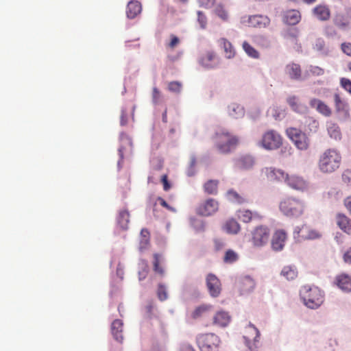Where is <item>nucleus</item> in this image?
<instances>
[{"instance_id":"obj_26","label":"nucleus","mask_w":351,"mask_h":351,"mask_svg":"<svg viewBox=\"0 0 351 351\" xmlns=\"http://www.w3.org/2000/svg\"><path fill=\"white\" fill-rule=\"evenodd\" d=\"M314 16L320 21H327L330 19V11L326 5H319L313 10Z\"/></svg>"},{"instance_id":"obj_63","label":"nucleus","mask_w":351,"mask_h":351,"mask_svg":"<svg viewBox=\"0 0 351 351\" xmlns=\"http://www.w3.org/2000/svg\"><path fill=\"white\" fill-rule=\"evenodd\" d=\"M343 258L344 262L351 264V247L344 253Z\"/></svg>"},{"instance_id":"obj_3","label":"nucleus","mask_w":351,"mask_h":351,"mask_svg":"<svg viewBox=\"0 0 351 351\" xmlns=\"http://www.w3.org/2000/svg\"><path fill=\"white\" fill-rule=\"evenodd\" d=\"M304 304L312 309L318 308L324 302L323 292L317 287L304 286L301 291Z\"/></svg>"},{"instance_id":"obj_45","label":"nucleus","mask_w":351,"mask_h":351,"mask_svg":"<svg viewBox=\"0 0 351 351\" xmlns=\"http://www.w3.org/2000/svg\"><path fill=\"white\" fill-rule=\"evenodd\" d=\"M239 256L237 252L232 250H228L226 252L223 261L226 263H232L238 260Z\"/></svg>"},{"instance_id":"obj_30","label":"nucleus","mask_w":351,"mask_h":351,"mask_svg":"<svg viewBox=\"0 0 351 351\" xmlns=\"http://www.w3.org/2000/svg\"><path fill=\"white\" fill-rule=\"evenodd\" d=\"M219 43L223 49L226 58L230 59L234 57L236 52L230 41L226 38H222L219 40Z\"/></svg>"},{"instance_id":"obj_1","label":"nucleus","mask_w":351,"mask_h":351,"mask_svg":"<svg viewBox=\"0 0 351 351\" xmlns=\"http://www.w3.org/2000/svg\"><path fill=\"white\" fill-rule=\"evenodd\" d=\"M304 202L294 197H286L279 203L280 211L286 217L297 218L302 215L305 210Z\"/></svg>"},{"instance_id":"obj_34","label":"nucleus","mask_w":351,"mask_h":351,"mask_svg":"<svg viewBox=\"0 0 351 351\" xmlns=\"http://www.w3.org/2000/svg\"><path fill=\"white\" fill-rule=\"evenodd\" d=\"M298 270L295 266L287 265L285 266L281 272L280 275L288 280H293L298 276Z\"/></svg>"},{"instance_id":"obj_49","label":"nucleus","mask_w":351,"mask_h":351,"mask_svg":"<svg viewBox=\"0 0 351 351\" xmlns=\"http://www.w3.org/2000/svg\"><path fill=\"white\" fill-rule=\"evenodd\" d=\"M308 75H312L314 76H320L324 75V69L318 66L311 65L308 70L306 71Z\"/></svg>"},{"instance_id":"obj_48","label":"nucleus","mask_w":351,"mask_h":351,"mask_svg":"<svg viewBox=\"0 0 351 351\" xmlns=\"http://www.w3.org/2000/svg\"><path fill=\"white\" fill-rule=\"evenodd\" d=\"M215 13L217 16H219L221 19H222L224 21H226L228 19V14L227 11L221 5H218L216 7V8L215 9Z\"/></svg>"},{"instance_id":"obj_41","label":"nucleus","mask_w":351,"mask_h":351,"mask_svg":"<svg viewBox=\"0 0 351 351\" xmlns=\"http://www.w3.org/2000/svg\"><path fill=\"white\" fill-rule=\"evenodd\" d=\"M242 47L248 56L254 59L259 58L260 54L258 51L254 49L249 43L244 41L243 43Z\"/></svg>"},{"instance_id":"obj_16","label":"nucleus","mask_w":351,"mask_h":351,"mask_svg":"<svg viewBox=\"0 0 351 351\" xmlns=\"http://www.w3.org/2000/svg\"><path fill=\"white\" fill-rule=\"evenodd\" d=\"M199 64L207 69H213L219 64L218 59L213 51L206 52L199 59Z\"/></svg>"},{"instance_id":"obj_46","label":"nucleus","mask_w":351,"mask_h":351,"mask_svg":"<svg viewBox=\"0 0 351 351\" xmlns=\"http://www.w3.org/2000/svg\"><path fill=\"white\" fill-rule=\"evenodd\" d=\"M306 127L309 132H316L319 129V122L313 117H308L306 121Z\"/></svg>"},{"instance_id":"obj_5","label":"nucleus","mask_w":351,"mask_h":351,"mask_svg":"<svg viewBox=\"0 0 351 351\" xmlns=\"http://www.w3.org/2000/svg\"><path fill=\"white\" fill-rule=\"evenodd\" d=\"M286 134L297 149L306 151L309 148L310 140L306 134L296 128H289L286 130Z\"/></svg>"},{"instance_id":"obj_12","label":"nucleus","mask_w":351,"mask_h":351,"mask_svg":"<svg viewBox=\"0 0 351 351\" xmlns=\"http://www.w3.org/2000/svg\"><path fill=\"white\" fill-rule=\"evenodd\" d=\"M285 183L290 188L296 191H304L308 188V182L302 176L295 174H288L285 180Z\"/></svg>"},{"instance_id":"obj_60","label":"nucleus","mask_w":351,"mask_h":351,"mask_svg":"<svg viewBox=\"0 0 351 351\" xmlns=\"http://www.w3.org/2000/svg\"><path fill=\"white\" fill-rule=\"evenodd\" d=\"M335 23L339 27H345L348 25V23L345 21L343 16L341 15H337L335 17Z\"/></svg>"},{"instance_id":"obj_8","label":"nucleus","mask_w":351,"mask_h":351,"mask_svg":"<svg viewBox=\"0 0 351 351\" xmlns=\"http://www.w3.org/2000/svg\"><path fill=\"white\" fill-rule=\"evenodd\" d=\"M270 237V230L266 226L261 225L255 227L251 232L250 241L254 247H260L265 245Z\"/></svg>"},{"instance_id":"obj_2","label":"nucleus","mask_w":351,"mask_h":351,"mask_svg":"<svg viewBox=\"0 0 351 351\" xmlns=\"http://www.w3.org/2000/svg\"><path fill=\"white\" fill-rule=\"evenodd\" d=\"M341 162L340 153L335 149H328L320 156L318 166L322 172L330 173L339 169Z\"/></svg>"},{"instance_id":"obj_24","label":"nucleus","mask_w":351,"mask_h":351,"mask_svg":"<svg viewBox=\"0 0 351 351\" xmlns=\"http://www.w3.org/2000/svg\"><path fill=\"white\" fill-rule=\"evenodd\" d=\"M301 19V15L299 11L291 10L286 12L283 16V21L290 25L298 24Z\"/></svg>"},{"instance_id":"obj_43","label":"nucleus","mask_w":351,"mask_h":351,"mask_svg":"<svg viewBox=\"0 0 351 351\" xmlns=\"http://www.w3.org/2000/svg\"><path fill=\"white\" fill-rule=\"evenodd\" d=\"M138 265L141 267V269L138 271V279L143 280L148 274L149 265L147 261L143 259L140 261Z\"/></svg>"},{"instance_id":"obj_47","label":"nucleus","mask_w":351,"mask_h":351,"mask_svg":"<svg viewBox=\"0 0 351 351\" xmlns=\"http://www.w3.org/2000/svg\"><path fill=\"white\" fill-rule=\"evenodd\" d=\"M313 49L322 53H328V51L326 48L325 42L322 38H317L315 40V44L313 45Z\"/></svg>"},{"instance_id":"obj_37","label":"nucleus","mask_w":351,"mask_h":351,"mask_svg":"<svg viewBox=\"0 0 351 351\" xmlns=\"http://www.w3.org/2000/svg\"><path fill=\"white\" fill-rule=\"evenodd\" d=\"M327 130L330 136L335 140L341 139V133L339 127L332 123L328 122L327 123Z\"/></svg>"},{"instance_id":"obj_44","label":"nucleus","mask_w":351,"mask_h":351,"mask_svg":"<svg viewBox=\"0 0 351 351\" xmlns=\"http://www.w3.org/2000/svg\"><path fill=\"white\" fill-rule=\"evenodd\" d=\"M161 261V255L159 254H154V262H153V269L154 271L162 276L165 274V271L163 268L160 265Z\"/></svg>"},{"instance_id":"obj_64","label":"nucleus","mask_w":351,"mask_h":351,"mask_svg":"<svg viewBox=\"0 0 351 351\" xmlns=\"http://www.w3.org/2000/svg\"><path fill=\"white\" fill-rule=\"evenodd\" d=\"M343 204H344L345 207L349 211L350 215H351V195L347 197L344 199Z\"/></svg>"},{"instance_id":"obj_18","label":"nucleus","mask_w":351,"mask_h":351,"mask_svg":"<svg viewBox=\"0 0 351 351\" xmlns=\"http://www.w3.org/2000/svg\"><path fill=\"white\" fill-rule=\"evenodd\" d=\"M309 105L312 108H315L319 113L325 117H330L332 114L330 108L320 99L313 98L310 99Z\"/></svg>"},{"instance_id":"obj_56","label":"nucleus","mask_w":351,"mask_h":351,"mask_svg":"<svg viewBox=\"0 0 351 351\" xmlns=\"http://www.w3.org/2000/svg\"><path fill=\"white\" fill-rule=\"evenodd\" d=\"M340 84L343 88L351 93V80L350 79L342 77L340 80Z\"/></svg>"},{"instance_id":"obj_14","label":"nucleus","mask_w":351,"mask_h":351,"mask_svg":"<svg viewBox=\"0 0 351 351\" xmlns=\"http://www.w3.org/2000/svg\"><path fill=\"white\" fill-rule=\"evenodd\" d=\"M206 285L212 297L219 296L221 293V282L216 276L208 274L206 278Z\"/></svg>"},{"instance_id":"obj_15","label":"nucleus","mask_w":351,"mask_h":351,"mask_svg":"<svg viewBox=\"0 0 351 351\" xmlns=\"http://www.w3.org/2000/svg\"><path fill=\"white\" fill-rule=\"evenodd\" d=\"M336 224L344 233L351 235V219L343 213H337L335 217Z\"/></svg>"},{"instance_id":"obj_36","label":"nucleus","mask_w":351,"mask_h":351,"mask_svg":"<svg viewBox=\"0 0 351 351\" xmlns=\"http://www.w3.org/2000/svg\"><path fill=\"white\" fill-rule=\"evenodd\" d=\"M150 233L146 228H143L141 232V241L139 249L141 251L146 250L149 245Z\"/></svg>"},{"instance_id":"obj_59","label":"nucleus","mask_w":351,"mask_h":351,"mask_svg":"<svg viewBox=\"0 0 351 351\" xmlns=\"http://www.w3.org/2000/svg\"><path fill=\"white\" fill-rule=\"evenodd\" d=\"M171 41L168 43L167 47L173 49L180 43V39L175 35L170 36Z\"/></svg>"},{"instance_id":"obj_9","label":"nucleus","mask_w":351,"mask_h":351,"mask_svg":"<svg viewBox=\"0 0 351 351\" xmlns=\"http://www.w3.org/2000/svg\"><path fill=\"white\" fill-rule=\"evenodd\" d=\"M243 339L249 349L256 351L259 345L260 332L253 324H250L245 328Z\"/></svg>"},{"instance_id":"obj_19","label":"nucleus","mask_w":351,"mask_h":351,"mask_svg":"<svg viewBox=\"0 0 351 351\" xmlns=\"http://www.w3.org/2000/svg\"><path fill=\"white\" fill-rule=\"evenodd\" d=\"M287 239V233L283 230H276L274 234L271 245L274 250L278 251L281 250Z\"/></svg>"},{"instance_id":"obj_61","label":"nucleus","mask_w":351,"mask_h":351,"mask_svg":"<svg viewBox=\"0 0 351 351\" xmlns=\"http://www.w3.org/2000/svg\"><path fill=\"white\" fill-rule=\"evenodd\" d=\"M161 182L163 184V189L165 191H168L171 188V185L168 181V178H167V175L166 174H164L162 178H161Z\"/></svg>"},{"instance_id":"obj_40","label":"nucleus","mask_w":351,"mask_h":351,"mask_svg":"<svg viewBox=\"0 0 351 351\" xmlns=\"http://www.w3.org/2000/svg\"><path fill=\"white\" fill-rule=\"evenodd\" d=\"M219 182L216 180H210L204 185V191L208 194H216L217 193Z\"/></svg>"},{"instance_id":"obj_38","label":"nucleus","mask_w":351,"mask_h":351,"mask_svg":"<svg viewBox=\"0 0 351 351\" xmlns=\"http://www.w3.org/2000/svg\"><path fill=\"white\" fill-rule=\"evenodd\" d=\"M212 308V306L209 304L200 305L195 308L191 314V317L193 319H197L206 315L207 313L210 311Z\"/></svg>"},{"instance_id":"obj_28","label":"nucleus","mask_w":351,"mask_h":351,"mask_svg":"<svg viewBox=\"0 0 351 351\" xmlns=\"http://www.w3.org/2000/svg\"><path fill=\"white\" fill-rule=\"evenodd\" d=\"M230 320V317L227 312L219 311L213 317V324L221 327H225L229 324Z\"/></svg>"},{"instance_id":"obj_53","label":"nucleus","mask_w":351,"mask_h":351,"mask_svg":"<svg viewBox=\"0 0 351 351\" xmlns=\"http://www.w3.org/2000/svg\"><path fill=\"white\" fill-rule=\"evenodd\" d=\"M162 95L158 88L154 87L152 90V101L154 104H158L161 101Z\"/></svg>"},{"instance_id":"obj_13","label":"nucleus","mask_w":351,"mask_h":351,"mask_svg":"<svg viewBox=\"0 0 351 351\" xmlns=\"http://www.w3.org/2000/svg\"><path fill=\"white\" fill-rule=\"evenodd\" d=\"M261 173L262 176L265 177L268 180L284 181L285 182L288 175V173L283 170L275 167H265L262 169Z\"/></svg>"},{"instance_id":"obj_29","label":"nucleus","mask_w":351,"mask_h":351,"mask_svg":"<svg viewBox=\"0 0 351 351\" xmlns=\"http://www.w3.org/2000/svg\"><path fill=\"white\" fill-rule=\"evenodd\" d=\"M226 197L231 202L243 204L247 202V199L243 195L239 194L234 189H229L226 192Z\"/></svg>"},{"instance_id":"obj_4","label":"nucleus","mask_w":351,"mask_h":351,"mask_svg":"<svg viewBox=\"0 0 351 351\" xmlns=\"http://www.w3.org/2000/svg\"><path fill=\"white\" fill-rule=\"evenodd\" d=\"M239 139L228 132H217L215 136V146L221 154H228L235 149Z\"/></svg>"},{"instance_id":"obj_35","label":"nucleus","mask_w":351,"mask_h":351,"mask_svg":"<svg viewBox=\"0 0 351 351\" xmlns=\"http://www.w3.org/2000/svg\"><path fill=\"white\" fill-rule=\"evenodd\" d=\"M254 161L252 156L246 155L239 158L237 166L239 169H248L254 165Z\"/></svg>"},{"instance_id":"obj_11","label":"nucleus","mask_w":351,"mask_h":351,"mask_svg":"<svg viewBox=\"0 0 351 351\" xmlns=\"http://www.w3.org/2000/svg\"><path fill=\"white\" fill-rule=\"evenodd\" d=\"M218 209V202L213 198H209L199 205L197 213L202 216H210L216 213Z\"/></svg>"},{"instance_id":"obj_7","label":"nucleus","mask_w":351,"mask_h":351,"mask_svg":"<svg viewBox=\"0 0 351 351\" xmlns=\"http://www.w3.org/2000/svg\"><path fill=\"white\" fill-rule=\"evenodd\" d=\"M197 343L201 351H217L221 340L214 333H206L197 336Z\"/></svg>"},{"instance_id":"obj_6","label":"nucleus","mask_w":351,"mask_h":351,"mask_svg":"<svg viewBox=\"0 0 351 351\" xmlns=\"http://www.w3.org/2000/svg\"><path fill=\"white\" fill-rule=\"evenodd\" d=\"M283 142L281 134L275 130H268L263 133L260 145L267 150H275L280 148Z\"/></svg>"},{"instance_id":"obj_25","label":"nucleus","mask_w":351,"mask_h":351,"mask_svg":"<svg viewBox=\"0 0 351 351\" xmlns=\"http://www.w3.org/2000/svg\"><path fill=\"white\" fill-rule=\"evenodd\" d=\"M142 7L138 1H130L127 5L126 14L129 19H134L141 12Z\"/></svg>"},{"instance_id":"obj_22","label":"nucleus","mask_w":351,"mask_h":351,"mask_svg":"<svg viewBox=\"0 0 351 351\" xmlns=\"http://www.w3.org/2000/svg\"><path fill=\"white\" fill-rule=\"evenodd\" d=\"M255 282L250 276H244L239 281V288L242 294L251 292L255 287Z\"/></svg>"},{"instance_id":"obj_62","label":"nucleus","mask_w":351,"mask_h":351,"mask_svg":"<svg viewBox=\"0 0 351 351\" xmlns=\"http://www.w3.org/2000/svg\"><path fill=\"white\" fill-rule=\"evenodd\" d=\"M158 201L160 202V204L162 206L166 208L167 209H168L169 210H170L171 212H176V208H174L171 207V206H169L164 199H162L161 197H159L158 198Z\"/></svg>"},{"instance_id":"obj_33","label":"nucleus","mask_w":351,"mask_h":351,"mask_svg":"<svg viewBox=\"0 0 351 351\" xmlns=\"http://www.w3.org/2000/svg\"><path fill=\"white\" fill-rule=\"evenodd\" d=\"M228 113L232 117L239 119L244 116L245 110L241 105L233 103L228 106Z\"/></svg>"},{"instance_id":"obj_57","label":"nucleus","mask_w":351,"mask_h":351,"mask_svg":"<svg viewBox=\"0 0 351 351\" xmlns=\"http://www.w3.org/2000/svg\"><path fill=\"white\" fill-rule=\"evenodd\" d=\"M341 49L346 56L351 57V43L345 42L341 43Z\"/></svg>"},{"instance_id":"obj_39","label":"nucleus","mask_w":351,"mask_h":351,"mask_svg":"<svg viewBox=\"0 0 351 351\" xmlns=\"http://www.w3.org/2000/svg\"><path fill=\"white\" fill-rule=\"evenodd\" d=\"M130 214L126 210H121L119 213L117 221L123 229H126L129 223Z\"/></svg>"},{"instance_id":"obj_23","label":"nucleus","mask_w":351,"mask_h":351,"mask_svg":"<svg viewBox=\"0 0 351 351\" xmlns=\"http://www.w3.org/2000/svg\"><path fill=\"white\" fill-rule=\"evenodd\" d=\"M223 230L230 234H237L241 230V226L234 218H230L223 225Z\"/></svg>"},{"instance_id":"obj_21","label":"nucleus","mask_w":351,"mask_h":351,"mask_svg":"<svg viewBox=\"0 0 351 351\" xmlns=\"http://www.w3.org/2000/svg\"><path fill=\"white\" fill-rule=\"evenodd\" d=\"M238 218L243 223H248L253 219H261L263 217L258 213H253L248 209L239 210L237 211Z\"/></svg>"},{"instance_id":"obj_42","label":"nucleus","mask_w":351,"mask_h":351,"mask_svg":"<svg viewBox=\"0 0 351 351\" xmlns=\"http://www.w3.org/2000/svg\"><path fill=\"white\" fill-rule=\"evenodd\" d=\"M334 101L337 112L348 110V104L341 99L339 94L334 95Z\"/></svg>"},{"instance_id":"obj_55","label":"nucleus","mask_w":351,"mask_h":351,"mask_svg":"<svg viewBox=\"0 0 351 351\" xmlns=\"http://www.w3.org/2000/svg\"><path fill=\"white\" fill-rule=\"evenodd\" d=\"M197 21L202 29H204L206 27L207 19L202 11L197 12Z\"/></svg>"},{"instance_id":"obj_10","label":"nucleus","mask_w":351,"mask_h":351,"mask_svg":"<svg viewBox=\"0 0 351 351\" xmlns=\"http://www.w3.org/2000/svg\"><path fill=\"white\" fill-rule=\"evenodd\" d=\"M294 238L300 240L317 239L322 237V232L315 229H312L306 226L296 227L293 232Z\"/></svg>"},{"instance_id":"obj_50","label":"nucleus","mask_w":351,"mask_h":351,"mask_svg":"<svg viewBox=\"0 0 351 351\" xmlns=\"http://www.w3.org/2000/svg\"><path fill=\"white\" fill-rule=\"evenodd\" d=\"M255 43L257 46L263 49H267L270 47L269 40L263 36L257 37L255 39Z\"/></svg>"},{"instance_id":"obj_17","label":"nucleus","mask_w":351,"mask_h":351,"mask_svg":"<svg viewBox=\"0 0 351 351\" xmlns=\"http://www.w3.org/2000/svg\"><path fill=\"white\" fill-rule=\"evenodd\" d=\"M247 23L250 27L263 28L269 25L270 19L267 16L256 14L249 16Z\"/></svg>"},{"instance_id":"obj_27","label":"nucleus","mask_w":351,"mask_h":351,"mask_svg":"<svg viewBox=\"0 0 351 351\" xmlns=\"http://www.w3.org/2000/svg\"><path fill=\"white\" fill-rule=\"evenodd\" d=\"M337 286L344 291H351V277L347 274H341L337 276Z\"/></svg>"},{"instance_id":"obj_31","label":"nucleus","mask_w":351,"mask_h":351,"mask_svg":"<svg viewBox=\"0 0 351 351\" xmlns=\"http://www.w3.org/2000/svg\"><path fill=\"white\" fill-rule=\"evenodd\" d=\"M111 331L114 339L119 342L123 341V322L120 319H115L111 325Z\"/></svg>"},{"instance_id":"obj_51","label":"nucleus","mask_w":351,"mask_h":351,"mask_svg":"<svg viewBox=\"0 0 351 351\" xmlns=\"http://www.w3.org/2000/svg\"><path fill=\"white\" fill-rule=\"evenodd\" d=\"M158 298L160 301H165L167 299V293L166 288L163 285L160 284L157 291Z\"/></svg>"},{"instance_id":"obj_52","label":"nucleus","mask_w":351,"mask_h":351,"mask_svg":"<svg viewBox=\"0 0 351 351\" xmlns=\"http://www.w3.org/2000/svg\"><path fill=\"white\" fill-rule=\"evenodd\" d=\"M341 178L344 184L351 187V169H346L342 173Z\"/></svg>"},{"instance_id":"obj_32","label":"nucleus","mask_w":351,"mask_h":351,"mask_svg":"<svg viewBox=\"0 0 351 351\" xmlns=\"http://www.w3.org/2000/svg\"><path fill=\"white\" fill-rule=\"evenodd\" d=\"M287 103L291 109L298 112L302 113L306 110V107L303 106L296 96H291L287 98Z\"/></svg>"},{"instance_id":"obj_20","label":"nucleus","mask_w":351,"mask_h":351,"mask_svg":"<svg viewBox=\"0 0 351 351\" xmlns=\"http://www.w3.org/2000/svg\"><path fill=\"white\" fill-rule=\"evenodd\" d=\"M285 72L289 77L293 80H299L301 79L302 70L300 66L295 63L288 64L285 69Z\"/></svg>"},{"instance_id":"obj_58","label":"nucleus","mask_w":351,"mask_h":351,"mask_svg":"<svg viewBox=\"0 0 351 351\" xmlns=\"http://www.w3.org/2000/svg\"><path fill=\"white\" fill-rule=\"evenodd\" d=\"M198 3L202 7L210 8L214 5L215 0H198Z\"/></svg>"},{"instance_id":"obj_54","label":"nucleus","mask_w":351,"mask_h":351,"mask_svg":"<svg viewBox=\"0 0 351 351\" xmlns=\"http://www.w3.org/2000/svg\"><path fill=\"white\" fill-rule=\"evenodd\" d=\"M182 84L179 82H171L168 84V89L174 93H179L181 90Z\"/></svg>"}]
</instances>
